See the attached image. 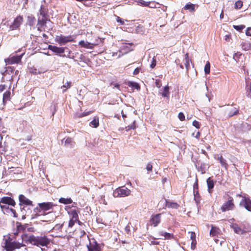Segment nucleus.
I'll use <instances>...</instances> for the list:
<instances>
[{
  "label": "nucleus",
  "mask_w": 251,
  "mask_h": 251,
  "mask_svg": "<svg viewBox=\"0 0 251 251\" xmlns=\"http://www.w3.org/2000/svg\"><path fill=\"white\" fill-rule=\"evenodd\" d=\"M4 245L3 247L6 251H14L16 249H20L25 246L23 242L17 241L15 236L10 234L4 239Z\"/></svg>",
  "instance_id": "nucleus-1"
},
{
  "label": "nucleus",
  "mask_w": 251,
  "mask_h": 251,
  "mask_svg": "<svg viewBox=\"0 0 251 251\" xmlns=\"http://www.w3.org/2000/svg\"><path fill=\"white\" fill-rule=\"evenodd\" d=\"M28 240L29 244L37 247H47L50 242V240L45 235L35 236L32 234Z\"/></svg>",
  "instance_id": "nucleus-2"
},
{
  "label": "nucleus",
  "mask_w": 251,
  "mask_h": 251,
  "mask_svg": "<svg viewBox=\"0 0 251 251\" xmlns=\"http://www.w3.org/2000/svg\"><path fill=\"white\" fill-rule=\"evenodd\" d=\"M223 198L225 200V201L220 208L221 211L222 212H225L226 211L233 210L235 208L233 198L228 194H226L223 196Z\"/></svg>",
  "instance_id": "nucleus-3"
},
{
  "label": "nucleus",
  "mask_w": 251,
  "mask_h": 251,
  "mask_svg": "<svg viewBox=\"0 0 251 251\" xmlns=\"http://www.w3.org/2000/svg\"><path fill=\"white\" fill-rule=\"evenodd\" d=\"M16 228L13 230V235L16 237L20 233H24L27 228V231L33 232V228L31 227H27L28 224L22 225L21 223L16 222L15 223Z\"/></svg>",
  "instance_id": "nucleus-4"
},
{
  "label": "nucleus",
  "mask_w": 251,
  "mask_h": 251,
  "mask_svg": "<svg viewBox=\"0 0 251 251\" xmlns=\"http://www.w3.org/2000/svg\"><path fill=\"white\" fill-rule=\"evenodd\" d=\"M55 41L60 45H65L68 43L75 42L73 35L64 36L63 35L56 36Z\"/></svg>",
  "instance_id": "nucleus-5"
},
{
  "label": "nucleus",
  "mask_w": 251,
  "mask_h": 251,
  "mask_svg": "<svg viewBox=\"0 0 251 251\" xmlns=\"http://www.w3.org/2000/svg\"><path fill=\"white\" fill-rule=\"evenodd\" d=\"M2 204L15 206L16 205V202L11 197H3L0 200V207L2 210L4 209H9V206H6Z\"/></svg>",
  "instance_id": "nucleus-6"
},
{
  "label": "nucleus",
  "mask_w": 251,
  "mask_h": 251,
  "mask_svg": "<svg viewBox=\"0 0 251 251\" xmlns=\"http://www.w3.org/2000/svg\"><path fill=\"white\" fill-rule=\"evenodd\" d=\"M130 190L125 186L120 187L115 189L113 195L114 197H125L130 194Z\"/></svg>",
  "instance_id": "nucleus-7"
},
{
  "label": "nucleus",
  "mask_w": 251,
  "mask_h": 251,
  "mask_svg": "<svg viewBox=\"0 0 251 251\" xmlns=\"http://www.w3.org/2000/svg\"><path fill=\"white\" fill-rule=\"evenodd\" d=\"M25 53L21 55L11 54L8 57L4 59V62L6 65H12L14 64H19L22 62V58Z\"/></svg>",
  "instance_id": "nucleus-8"
},
{
  "label": "nucleus",
  "mask_w": 251,
  "mask_h": 251,
  "mask_svg": "<svg viewBox=\"0 0 251 251\" xmlns=\"http://www.w3.org/2000/svg\"><path fill=\"white\" fill-rule=\"evenodd\" d=\"M24 22L23 16L19 15L13 20V22L9 26L10 30H19L21 25Z\"/></svg>",
  "instance_id": "nucleus-9"
},
{
  "label": "nucleus",
  "mask_w": 251,
  "mask_h": 251,
  "mask_svg": "<svg viewBox=\"0 0 251 251\" xmlns=\"http://www.w3.org/2000/svg\"><path fill=\"white\" fill-rule=\"evenodd\" d=\"M238 114L239 107H233L232 105L226 108L223 111V115L226 119H228L234 115H237Z\"/></svg>",
  "instance_id": "nucleus-10"
},
{
  "label": "nucleus",
  "mask_w": 251,
  "mask_h": 251,
  "mask_svg": "<svg viewBox=\"0 0 251 251\" xmlns=\"http://www.w3.org/2000/svg\"><path fill=\"white\" fill-rule=\"evenodd\" d=\"M89 244L87 245L88 251H102L101 246L94 238L89 239Z\"/></svg>",
  "instance_id": "nucleus-11"
},
{
  "label": "nucleus",
  "mask_w": 251,
  "mask_h": 251,
  "mask_svg": "<svg viewBox=\"0 0 251 251\" xmlns=\"http://www.w3.org/2000/svg\"><path fill=\"white\" fill-rule=\"evenodd\" d=\"M48 22H50V19H45L38 17L37 23L36 25L37 30L40 32L45 31V27L46 26V25Z\"/></svg>",
  "instance_id": "nucleus-12"
},
{
  "label": "nucleus",
  "mask_w": 251,
  "mask_h": 251,
  "mask_svg": "<svg viewBox=\"0 0 251 251\" xmlns=\"http://www.w3.org/2000/svg\"><path fill=\"white\" fill-rule=\"evenodd\" d=\"M65 49H67V48L58 47L56 46L53 45H49L48 46V49L49 50L63 57L66 56L65 54H62L64 53Z\"/></svg>",
  "instance_id": "nucleus-13"
},
{
  "label": "nucleus",
  "mask_w": 251,
  "mask_h": 251,
  "mask_svg": "<svg viewBox=\"0 0 251 251\" xmlns=\"http://www.w3.org/2000/svg\"><path fill=\"white\" fill-rule=\"evenodd\" d=\"M111 109L114 113V117L119 119L121 114L124 119L126 117V115L124 114L123 111L120 106L118 105L113 104Z\"/></svg>",
  "instance_id": "nucleus-14"
},
{
  "label": "nucleus",
  "mask_w": 251,
  "mask_h": 251,
  "mask_svg": "<svg viewBox=\"0 0 251 251\" xmlns=\"http://www.w3.org/2000/svg\"><path fill=\"white\" fill-rule=\"evenodd\" d=\"M161 216L160 213L151 215L150 220V225L157 226L161 222Z\"/></svg>",
  "instance_id": "nucleus-15"
},
{
  "label": "nucleus",
  "mask_w": 251,
  "mask_h": 251,
  "mask_svg": "<svg viewBox=\"0 0 251 251\" xmlns=\"http://www.w3.org/2000/svg\"><path fill=\"white\" fill-rule=\"evenodd\" d=\"M214 158L219 161L222 167L224 168L226 170H227L228 165L226 159L222 155L216 154L214 155Z\"/></svg>",
  "instance_id": "nucleus-16"
},
{
  "label": "nucleus",
  "mask_w": 251,
  "mask_h": 251,
  "mask_svg": "<svg viewBox=\"0 0 251 251\" xmlns=\"http://www.w3.org/2000/svg\"><path fill=\"white\" fill-rule=\"evenodd\" d=\"M37 16L38 18L50 19L48 10L43 5H41Z\"/></svg>",
  "instance_id": "nucleus-17"
},
{
  "label": "nucleus",
  "mask_w": 251,
  "mask_h": 251,
  "mask_svg": "<svg viewBox=\"0 0 251 251\" xmlns=\"http://www.w3.org/2000/svg\"><path fill=\"white\" fill-rule=\"evenodd\" d=\"M240 205L243 206L248 211L251 212V200L249 198H244L240 202Z\"/></svg>",
  "instance_id": "nucleus-18"
},
{
  "label": "nucleus",
  "mask_w": 251,
  "mask_h": 251,
  "mask_svg": "<svg viewBox=\"0 0 251 251\" xmlns=\"http://www.w3.org/2000/svg\"><path fill=\"white\" fill-rule=\"evenodd\" d=\"M15 72V75H16L18 74L19 71L18 70L15 71V69L14 67L8 66L6 67V70L4 72L2 73L3 76L1 78V82H4L5 81V79L4 78V76L6 75L7 74H11Z\"/></svg>",
  "instance_id": "nucleus-19"
},
{
  "label": "nucleus",
  "mask_w": 251,
  "mask_h": 251,
  "mask_svg": "<svg viewBox=\"0 0 251 251\" xmlns=\"http://www.w3.org/2000/svg\"><path fill=\"white\" fill-rule=\"evenodd\" d=\"M36 21V18L34 16H33L32 15H28L27 16V18H26V25L30 26V29H31V28L35 29V25Z\"/></svg>",
  "instance_id": "nucleus-20"
},
{
  "label": "nucleus",
  "mask_w": 251,
  "mask_h": 251,
  "mask_svg": "<svg viewBox=\"0 0 251 251\" xmlns=\"http://www.w3.org/2000/svg\"><path fill=\"white\" fill-rule=\"evenodd\" d=\"M19 204L26 205H32V201L26 198L24 195L21 194L19 196Z\"/></svg>",
  "instance_id": "nucleus-21"
},
{
  "label": "nucleus",
  "mask_w": 251,
  "mask_h": 251,
  "mask_svg": "<svg viewBox=\"0 0 251 251\" xmlns=\"http://www.w3.org/2000/svg\"><path fill=\"white\" fill-rule=\"evenodd\" d=\"M194 188V199L197 202H199L200 201V195L198 191V181L197 180L196 182L194 183L193 186Z\"/></svg>",
  "instance_id": "nucleus-22"
},
{
  "label": "nucleus",
  "mask_w": 251,
  "mask_h": 251,
  "mask_svg": "<svg viewBox=\"0 0 251 251\" xmlns=\"http://www.w3.org/2000/svg\"><path fill=\"white\" fill-rule=\"evenodd\" d=\"M39 207L44 211L51 209L53 204L52 202H43L39 204Z\"/></svg>",
  "instance_id": "nucleus-23"
},
{
  "label": "nucleus",
  "mask_w": 251,
  "mask_h": 251,
  "mask_svg": "<svg viewBox=\"0 0 251 251\" xmlns=\"http://www.w3.org/2000/svg\"><path fill=\"white\" fill-rule=\"evenodd\" d=\"M208 191L209 193H211L213 191L212 189L214 187L215 181H214L211 177H208L206 180Z\"/></svg>",
  "instance_id": "nucleus-24"
},
{
  "label": "nucleus",
  "mask_w": 251,
  "mask_h": 251,
  "mask_svg": "<svg viewBox=\"0 0 251 251\" xmlns=\"http://www.w3.org/2000/svg\"><path fill=\"white\" fill-rule=\"evenodd\" d=\"M221 234V230L219 228L212 226L210 231V235L212 237H218Z\"/></svg>",
  "instance_id": "nucleus-25"
},
{
  "label": "nucleus",
  "mask_w": 251,
  "mask_h": 251,
  "mask_svg": "<svg viewBox=\"0 0 251 251\" xmlns=\"http://www.w3.org/2000/svg\"><path fill=\"white\" fill-rule=\"evenodd\" d=\"M166 206L169 208L178 209L180 205L177 202H172L169 200H166Z\"/></svg>",
  "instance_id": "nucleus-26"
},
{
  "label": "nucleus",
  "mask_w": 251,
  "mask_h": 251,
  "mask_svg": "<svg viewBox=\"0 0 251 251\" xmlns=\"http://www.w3.org/2000/svg\"><path fill=\"white\" fill-rule=\"evenodd\" d=\"M78 213H79V211L76 209H71L69 211H68V214L72 216V218L74 220H77L78 219Z\"/></svg>",
  "instance_id": "nucleus-27"
},
{
  "label": "nucleus",
  "mask_w": 251,
  "mask_h": 251,
  "mask_svg": "<svg viewBox=\"0 0 251 251\" xmlns=\"http://www.w3.org/2000/svg\"><path fill=\"white\" fill-rule=\"evenodd\" d=\"M159 94L163 97L167 98V99H169L170 97V92H169V87L168 85H166L164 87L163 91L162 92H159Z\"/></svg>",
  "instance_id": "nucleus-28"
},
{
  "label": "nucleus",
  "mask_w": 251,
  "mask_h": 251,
  "mask_svg": "<svg viewBox=\"0 0 251 251\" xmlns=\"http://www.w3.org/2000/svg\"><path fill=\"white\" fill-rule=\"evenodd\" d=\"M174 236L173 234L168 233L166 232H163V237H157V239L162 240H169L174 238Z\"/></svg>",
  "instance_id": "nucleus-29"
},
{
  "label": "nucleus",
  "mask_w": 251,
  "mask_h": 251,
  "mask_svg": "<svg viewBox=\"0 0 251 251\" xmlns=\"http://www.w3.org/2000/svg\"><path fill=\"white\" fill-rule=\"evenodd\" d=\"M89 125L92 127H98L99 126V117L98 116H95L93 120L90 123Z\"/></svg>",
  "instance_id": "nucleus-30"
},
{
  "label": "nucleus",
  "mask_w": 251,
  "mask_h": 251,
  "mask_svg": "<svg viewBox=\"0 0 251 251\" xmlns=\"http://www.w3.org/2000/svg\"><path fill=\"white\" fill-rule=\"evenodd\" d=\"M79 45H80L81 47L86 48V49H92L93 48V45L87 42H85L83 40H81L79 42Z\"/></svg>",
  "instance_id": "nucleus-31"
},
{
  "label": "nucleus",
  "mask_w": 251,
  "mask_h": 251,
  "mask_svg": "<svg viewBox=\"0 0 251 251\" xmlns=\"http://www.w3.org/2000/svg\"><path fill=\"white\" fill-rule=\"evenodd\" d=\"M126 84L129 87L134 88L137 90H140V89L139 84L136 82L129 81L126 83Z\"/></svg>",
  "instance_id": "nucleus-32"
},
{
  "label": "nucleus",
  "mask_w": 251,
  "mask_h": 251,
  "mask_svg": "<svg viewBox=\"0 0 251 251\" xmlns=\"http://www.w3.org/2000/svg\"><path fill=\"white\" fill-rule=\"evenodd\" d=\"M11 92L10 91H6L3 95V102L6 103L10 100Z\"/></svg>",
  "instance_id": "nucleus-33"
},
{
  "label": "nucleus",
  "mask_w": 251,
  "mask_h": 251,
  "mask_svg": "<svg viewBox=\"0 0 251 251\" xmlns=\"http://www.w3.org/2000/svg\"><path fill=\"white\" fill-rule=\"evenodd\" d=\"M59 202L64 204H67L72 203L73 201L71 198H61L59 199Z\"/></svg>",
  "instance_id": "nucleus-34"
},
{
  "label": "nucleus",
  "mask_w": 251,
  "mask_h": 251,
  "mask_svg": "<svg viewBox=\"0 0 251 251\" xmlns=\"http://www.w3.org/2000/svg\"><path fill=\"white\" fill-rule=\"evenodd\" d=\"M30 235H29L27 233L25 232L21 235V238L22 239V242L25 241L26 243H29V241L28 240Z\"/></svg>",
  "instance_id": "nucleus-35"
},
{
  "label": "nucleus",
  "mask_w": 251,
  "mask_h": 251,
  "mask_svg": "<svg viewBox=\"0 0 251 251\" xmlns=\"http://www.w3.org/2000/svg\"><path fill=\"white\" fill-rule=\"evenodd\" d=\"M184 9L189 10L191 12L195 11V5L192 3H188L184 7Z\"/></svg>",
  "instance_id": "nucleus-36"
},
{
  "label": "nucleus",
  "mask_w": 251,
  "mask_h": 251,
  "mask_svg": "<svg viewBox=\"0 0 251 251\" xmlns=\"http://www.w3.org/2000/svg\"><path fill=\"white\" fill-rule=\"evenodd\" d=\"M233 229L234 232L237 234H242L243 233V230L237 225L233 226Z\"/></svg>",
  "instance_id": "nucleus-37"
},
{
  "label": "nucleus",
  "mask_w": 251,
  "mask_h": 251,
  "mask_svg": "<svg viewBox=\"0 0 251 251\" xmlns=\"http://www.w3.org/2000/svg\"><path fill=\"white\" fill-rule=\"evenodd\" d=\"M243 6V1L239 0L235 2L234 4V7L236 9H240Z\"/></svg>",
  "instance_id": "nucleus-38"
},
{
  "label": "nucleus",
  "mask_w": 251,
  "mask_h": 251,
  "mask_svg": "<svg viewBox=\"0 0 251 251\" xmlns=\"http://www.w3.org/2000/svg\"><path fill=\"white\" fill-rule=\"evenodd\" d=\"M210 71V64L207 61L204 66V72L205 74H209Z\"/></svg>",
  "instance_id": "nucleus-39"
},
{
  "label": "nucleus",
  "mask_w": 251,
  "mask_h": 251,
  "mask_svg": "<svg viewBox=\"0 0 251 251\" xmlns=\"http://www.w3.org/2000/svg\"><path fill=\"white\" fill-rule=\"evenodd\" d=\"M245 27H246L245 25H233V27L235 30H236L237 31H240V32H241L242 30L245 28Z\"/></svg>",
  "instance_id": "nucleus-40"
},
{
  "label": "nucleus",
  "mask_w": 251,
  "mask_h": 251,
  "mask_svg": "<svg viewBox=\"0 0 251 251\" xmlns=\"http://www.w3.org/2000/svg\"><path fill=\"white\" fill-rule=\"evenodd\" d=\"M136 125L135 121H133L132 122V124L131 126H128L126 127V131L130 130L131 129H135L136 128Z\"/></svg>",
  "instance_id": "nucleus-41"
},
{
  "label": "nucleus",
  "mask_w": 251,
  "mask_h": 251,
  "mask_svg": "<svg viewBox=\"0 0 251 251\" xmlns=\"http://www.w3.org/2000/svg\"><path fill=\"white\" fill-rule=\"evenodd\" d=\"M150 238L153 240L151 241V245H159V244H160L159 242L155 240V239H158L157 237H154L153 236H151Z\"/></svg>",
  "instance_id": "nucleus-42"
},
{
  "label": "nucleus",
  "mask_w": 251,
  "mask_h": 251,
  "mask_svg": "<svg viewBox=\"0 0 251 251\" xmlns=\"http://www.w3.org/2000/svg\"><path fill=\"white\" fill-rule=\"evenodd\" d=\"M71 86V82H66L64 84H63L61 88H64L65 89L63 90V92H64L66 91L67 89L70 88Z\"/></svg>",
  "instance_id": "nucleus-43"
},
{
  "label": "nucleus",
  "mask_w": 251,
  "mask_h": 251,
  "mask_svg": "<svg viewBox=\"0 0 251 251\" xmlns=\"http://www.w3.org/2000/svg\"><path fill=\"white\" fill-rule=\"evenodd\" d=\"M123 53L120 50H118L117 52H114V51L112 52V56L113 57L115 56V57H116V58L120 57V56L123 55Z\"/></svg>",
  "instance_id": "nucleus-44"
},
{
  "label": "nucleus",
  "mask_w": 251,
  "mask_h": 251,
  "mask_svg": "<svg viewBox=\"0 0 251 251\" xmlns=\"http://www.w3.org/2000/svg\"><path fill=\"white\" fill-rule=\"evenodd\" d=\"M138 3L144 6H148L150 4V2L145 1L143 0H139Z\"/></svg>",
  "instance_id": "nucleus-45"
},
{
  "label": "nucleus",
  "mask_w": 251,
  "mask_h": 251,
  "mask_svg": "<svg viewBox=\"0 0 251 251\" xmlns=\"http://www.w3.org/2000/svg\"><path fill=\"white\" fill-rule=\"evenodd\" d=\"M114 217L116 218V222L115 223V225H116V226H114V227H116L117 229H118V226L119 225V219L118 218V215L116 213H114Z\"/></svg>",
  "instance_id": "nucleus-46"
},
{
  "label": "nucleus",
  "mask_w": 251,
  "mask_h": 251,
  "mask_svg": "<svg viewBox=\"0 0 251 251\" xmlns=\"http://www.w3.org/2000/svg\"><path fill=\"white\" fill-rule=\"evenodd\" d=\"M77 221V220H74L73 219H71L69 222L68 227L72 228Z\"/></svg>",
  "instance_id": "nucleus-47"
},
{
  "label": "nucleus",
  "mask_w": 251,
  "mask_h": 251,
  "mask_svg": "<svg viewBox=\"0 0 251 251\" xmlns=\"http://www.w3.org/2000/svg\"><path fill=\"white\" fill-rule=\"evenodd\" d=\"M185 65L186 67H187L188 66H189V55H188V53H187L185 55Z\"/></svg>",
  "instance_id": "nucleus-48"
},
{
  "label": "nucleus",
  "mask_w": 251,
  "mask_h": 251,
  "mask_svg": "<svg viewBox=\"0 0 251 251\" xmlns=\"http://www.w3.org/2000/svg\"><path fill=\"white\" fill-rule=\"evenodd\" d=\"M156 64V60L155 57H153L152 59L151 64L150 65V67L151 68L153 69L155 67Z\"/></svg>",
  "instance_id": "nucleus-49"
},
{
  "label": "nucleus",
  "mask_w": 251,
  "mask_h": 251,
  "mask_svg": "<svg viewBox=\"0 0 251 251\" xmlns=\"http://www.w3.org/2000/svg\"><path fill=\"white\" fill-rule=\"evenodd\" d=\"M111 86H113V88H117L119 91H120V84L117 83L111 82Z\"/></svg>",
  "instance_id": "nucleus-50"
},
{
  "label": "nucleus",
  "mask_w": 251,
  "mask_h": 251,
  "mask_svg": "<svg viewBox=\"0 0 251 251\" xmlns=\"http://www.w3.org/2000/svg\"><path fill=\"white\" fill-rule=\"evenodd\" d=\"M178 117L181 121L185 120V115L182 112H179L178 114Z\"/></svg>",
  "instance_id": "nucleus-51"
},
{
  "label": "nucleus",
  "mask_w": 251,
  "mask_h": 251,
  "mask_svg": "<svg viewBox=\"0 0 251 251\" xmlns=\"http://www.w3.org/2000/svg\"><path fill=\"white\" fill-rule=\"evenodd\" d=\"M192 124L193 126L196 127L197 128L199 129L200 128V124L198 121L194 120Z\"/></svg>",
  "instance_id": "nucleus-52"
},
{
  "label": "nucleus",
  "mask_w": 251,
  "mask_h": 251,
  "mask_svg": "<svg viewBox=\"0 0 251 251\" xmlns=\"http://www.w3.org/2000/svg\"><path fill=\"white\" fill-rule=\"evenodd\" d=\"M155 83L156 87L158 88H160L161 86H162V82L160 79H156Z\"/></svg>",
  "instance_id": "nucleus-53"
},
{
  "label": "nucleus",
  "mask_w": 251,
  "mask_h": 251,
  "mask_svg": "<svg viewBox=\"0 0 251 251\" xmlns=\"http://www.w3.org/2000/svg\"><path fill=\"white\" fill-rule=\"evenodd\" d=\"M116 18V21L118 23H119L121 25H123L125 24L124 21L119 16H115Z\"/></svg>",
  "instance_id": "nucleus-54"
},
{
  "label": "nucleus",
  "mask_w": 251,
  "mask_h": 251,
  "mask_svg": "<svg viewBox=\"0 0 251 251\" xmlns=\"http://www.w3.org/2000/svg\"><path fill=\"white\" fill-rule=\"evenodd\" d=\"M8 210H9L10 211V212H11V213L12 214L13 216L14 217H15V218L18 217V214H17V212H16V210H15V209H13V208H9V209H8Z\"/></svg>",
  "instance_id": "nucleus-55"
},
{
  "label": "nucleus",
  "mask_w": 251,
  "mask_h": 251,
  "mask_svg": "<svg viewBox=\"0 0 251 251\" xmlns=\"http://www.w3.org/2000/svg\"><path fill=\"white\" fill-rule=\"evenodd\" d=\"M73 142V140L70 137H67L65 140V145L71 144Z\"/></svg>",
  "instance_id": "nucleus-56"
},
{
  "label": "nucleus",
  "mask_w": 251,
  "mask_h": 251,
  "mask_svg": "<svg viewBox=\"0 0 251 251\" xmlns=\"http://www.w3.org/2000/svg\"><path fill=\"white\" fill-rule=\"evenodd\" d=\"M146 169L149 172H152V165L151 163H148L146 166Z\"/></svg>",
  "instance_id": "nucleus-57"
},
{
  "label": "nucleus",
  "mask_w": 251,
  "mask_h": 251,
  "mask_svg": "<svg viewBox=\"0 0 251 251\" xmlns=\"http://www.w3.org/2000/svg\"><path fill=\"white\" fill-rule=\"evenodd\" d=\"M196 244H197V242H196V240H192V242H191V249H193V250L195 249V248L196 247Z\"/></svg>",
  "instance_id": "nucleus-58"
},
{
  "label": "nucleus",
  "mask_w": 251,
  "mask_h": 251,
  "mask_svg": "<svg viewBox=\"0 0 251 251\" xmlns=\"http://www.w3.org/2000/svg\"><path fill=\"white\" fill-rule=\"evenodd\" d=\"M246 34L247 36H251V27H248L246 31Z\"/></svg>",
  "instance_id": "nucleus-59"
},
{
  "label": "nucleus",
  "mask_w": 251,
  "mask_h": 251,
  "mask_svg": "<svg viewBox=\"0 0 251 251\" xmlns=\"http://www.w3.org/2000/svg\"><path fill=\"white\" fill-rule=\"evenodd\" d=\"M5 151L4 148L2 146L1 143L0 142V154H2Z\"/></svg>",
  "instance_id": "nucleus-60"
},
{
  "label": "nucleus",
  "mask_w": 251,
  "mask_h": 251,
  "mask_svg": "<svg viewBox=\"0 0 251 251\" xmlns=\"http://www.w3.org/2000/svg\"><path fill=\"white\" fill-rule=\"evenodd\" d=\"M190 238L192 240H196V234L195 232H191Z\"/></svg>",
  "instance_id": "nucleus-61"
},
{
  "label": "nucleus",
  "mask_w": 251,
  "mask_h": 251,
  "mask_svg": "<svg viewBox=\"0 0 251 251\" xmlns=\"http://www.w3.org/2000/svg\"><path fill=\"white\" fill-rule=\"evenodd\" d=\"M5 89V85L4 84H0V93H1Z\"/></svg>",
  "instance_id": "nucleus-62"
},
{
  "label": "nucleus",
  "mask_w": 251,
  "mask_h": 251,
  "mask_svg": "<svg viewBox=\"0 0 251 251\" xmlns=\"http://www.w3.org/2000/svg\"><path fill=\"white\" fill-rule=\"evenodd\" d=\"M140 68H136L134 70V72H133V74H134V75H136L138 74H139V72H140Z\"/></svg>",
  "instance_id": "nucleus-63"
},
{
  "label": "nucleus",
  "mask_w": 251,
  "mask_h": 251,
  "mask_svg": "<svg viewBox=\"0 0 251 251\" xmlns=\"http://www.w3.org/2000/svg\"><path fill=\"white\" fill-rule=\"evenodd\" d=\"M114 240L115 241H116L117 240V237H118V233L115 230H114Z\"/></svg>",
  "instance_id": "nucleus-64"
}]
</instances>
